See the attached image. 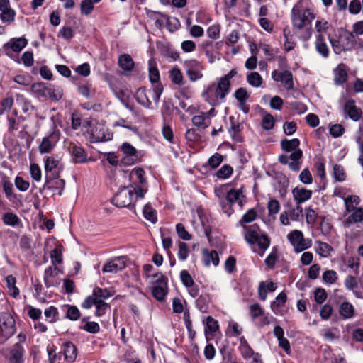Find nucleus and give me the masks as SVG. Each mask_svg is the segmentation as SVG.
Segmentation results:
<instances>
[{"instance_id": "f257e3e1", "label": "nucleus", "mask_w": 363, "mask_h": 363, "mask_svg": "<svg viewBox=\"0 0 363 363\" xmlns=\"http://www.w3.org/2000/svg\"><path fill=\"white\" fill-rule=\"evenodd\" d=\"M230 90V86L221 79L217 83H212L208 86L202 93V97L206 102L213 106L219 105L223 101Z\"/></svg>"}, {"instance_id": "f03ea898", "label": "nucleus", "mask_w": 363, "mask_h": 363, "mask_svg": "<svg viewBox=\"0 0 363 363\" xmlns=\"http://www.w3.org/2000/svg\"><path fill=\"white\" fill-rule=\"evenodd\" d=\"M83 126L88 128L86 130V134L91 143L108 141L112 139V133L103 123L86 121Z\"/></svg>"}, {"instance_id": "7ed1b4c3", "label": "nucleus", "mask_w": 363, "mask_h": 363, "mask_svg": "<svg viewBox=\"0 0 363 363\" xmlns=\"http://www.w3.org/2000/svg\"><path fill=\"white\" fill-rule=\"evenodd\" d=\"M315 18V13L308 8H304L301 4H295L291 13V20L294 28L303 29L308 23Z\"/></svg>"}, {"instance_id": "20e7f679", "label": "nucleus", "mask_w": 363, "mask_h": 363, "mask_svg": "<svg viewBox=\"0 0 363 363\" xmlns=\"http://www.w3.org/2000/svg\"><path fill=\"white\" fill-rule=\"evenodd\" d=\"M245 239L250 244L257 243L259 248L265 250L270 245V240L265 234L259 235V228L257 225H244Z\"/></svg>"}, {"instance_id": "39448f33", "label": "nucleus", "mask_w": 363, "mask_h": 363, "mask_svg": "<svg viewBox=\"0 0 363 363\" xmlns=\"http://www.w3.org/2000/svg\"><path fill=\"white\" fill-rule=\"evenodd\" d=\"M143 169L136 167L132 169L130 173V179L133 180L135 178L137 183L132 184L130 187L135 191L136 198H143L147 191V179L145 177Z\"/></svg>"}, {"instance_id": "423d86ee", "label": "nucleus", "mask_w": 363, "mask_h": 363, "mask_svg": "<svg viewBox=\"0 0 363 363\" xmlns=\"http://www.w3.org/2000/svg\"><path fill=\"white\" fill-rule=\"evenodd\" d=\"M287 238L296 253L308 249L312 245V240L305 238L303 233L299 230H294L287 235Z\"/></svg>"}, {"instance_id": "0eeeda50", "label": "nucleus", "mask_w": 363, "mask_h": 363, "mask_svg": "<svg viewBox=\"0 0 363 363\" xmlns=\"http://www.w3.org/2000/svg\"><path fill=\"white\" fill-rule=\"evenodd\" d=\"M60 138V131L54 127L50 133L43 138L38 146V151L41 155L48 154L52 151Z\"/></svg>"}, {"instance_id": "6e6552de", "label": "nucleus", "mask_w": 363, "mask_h": 363, "mask_svg": "<svg viewBox=\"0 0 363 363\" xmlns=\"http://www.w3.org/2000/svg\"><path fill=\"white\" fill-rule=\"evenodd\" d=\"M303 156V152L301 149L291 152L289 155L282 154L279 156V162L284 165H288L289 168L294 172H297L301 168V158Z\"/></svg>"}, {"instance_id": "1a4fd4ad", "label": "nucleus", "mask_w": 363, "mask_h": 363, "mask_svg": "<svg viewBox=\"0 0 363 363\" xmlns=\"http://www.w3.org/2000/svg\"><path fill=\"white\" fill-rule=\"evenodd\" d=\"M184 67L186 70V74L191 82H194L203 77V71L204 70V67L196 60L185 61Z\"/></svg>"}, {"instance_id": "9d476101", "label": "nucleus", "mask_w": 363, "mask_h": 363, "mask_svg": "<svg viewBox=\"0 0 363 363\" xmlns=\"http://www.w3.org/2000/svg\"><path fill=\"white\" fill-rule=\"evenodd\" d=\"M138 198L135 197V191L128 187L118 191L113 198V203L118 208L128 207L132 202Z\"/></svg>"}, {"instance_id": "9b49d317", "label": "nucleus", "mask_w": 363, "mask_h": 363, "mask_svg": "<svg viewBox=\"0 0 363 363\" xmlns=\"http://www.w3.org/2000/svg\"><path fill=\"white\" fill-rule=\"evenodd\" d=\"M343 113L345 118H350L352 121H359L362 116V109L356 105L354 99H350L343 104Z\"/></svg>"}, {"instance_id": "f8f14e48", "label": "nucleus", "mask_w": 363, "mask_h": 363, "mask_svg": "<svg viewBox=\"0 0 363 363\" xmlns=\"http://www.w3.org/2000/svg\"><path fill=\"white\" fill-rule=\"evenodd\" d=\"M215 116V108H211L208 111H201L199 114L194 116L191 122L194 125L199 129H206L211 124V118Z\"/></svg>"}, {"instance_id": "ddd939ff", "label": "nucleus", "mask_w": 363, "mask_h": 363, "mask_svg": "<svg viewBox=\"0 0 363 363\" xmlns=\"http://www.w3.org/2000/svg\"><path fill=\"white\" fill-rule=\"evenodd\" d=\"M60 269L56 267H49L45 270L43 279L47 288L57 287L60 284Z\"/></svg>"}, {"instance_id": "4468645a", "label": "nucleus", "mask_w": 363, "mask_h": 363, "mask_svg": "<svg viewBox=\"0 0 363 363\" xmlns=\"http://www.w3.org/2000/svg\"><path fill=\"white\" fill-rule=\"evenodd\" d=\"M303 216V208L301 205H296L295 208L289 210V212L284 211L280 214L279 220L283 225H290V222H297L299 218Z\"/></svg>"}, {"instance_id": "2eb2a0df", "label": "nucleus", "mask_w": 363, "mask_h": 363, "mask_svg": "<svg viewBox=\"0 0 363 363\" xmlns=\"http://www.w3.org/2000/svg\"><path fill=\"white\" fill-rule=\"evenodd\" d=\"M272 78L275 82H280L286 90H291L294 89L293 75L289 70L283 72L274 70L272 72Z\"/></svg>"}, {"instance_id": "dca6fc26", "label": "nucleus", "mask_w": 363, "mask_h": 363, "mask_svg": "<svg viewBox=\"0 0 363 363\" xmlns=\"http://www.w3.org/2000/svg\"><path fill=\"white\" fill-rule=\"evenodd\" d=\"M69 153L73 157L74 163H86L91 161V158L87 157L84 148L81 146L77 145L75 143H70L68 147Z\"/></svg>"}, {"instance_id": "f3484780", "label": "nucleus", "mask_w": 363, "mask_h": 363, "mask_svg": "<svg viewBox=\"0 0 363 363\" xmlns=\"http://www.w3.org/2000/svg\"><path fill=\"white\" fill-rule=\"evenodd\" d=\"M28 44L25 38H11L4 45V49L8 56L11 55V51L20 52Z\"/></svg>"}, {"instance_id": "a211bd4d", "label": "nucleus", "mask_w": 363, "mask_h": 363, "mask_svg": "<svg viewBox=\"0 0 363 363\" xmlns=\"http://www.w3.org/2000/svg\"><path fill=\"white\" fill-rule=\"evenodd\" d=\"M0 329L3 336L9 337L14 334L15 320L11 315H2L0 318Z\"/></svg>"}, {"instance_id": "6ab92c4d", "label": "nucleus", "mask_w": 363, "mask_h": 363, "mask_svg": "<svg viewBox=\"0 0 363 363\" xmlns=\"http://www.w3.org/2000/svg\"><path fill=\"white\" fill-rule=\"evenodd\" d=\"M125 267V262L124 261V258L116 257L105 264L103 267L102 271L104 273H117Z\"/></svg>"}, {"instance_id": "aec40b11", "label": "nucleus", "mask_w": 363, "mask_h": 363, "mask_svg": "<svg viewBox=\"0 0 363 363\" xmlns=\"http://www.w3.org/2000/svg\"><path fill=\"white\" fill-rule=\"evenodd\" d=\"M334 83L342 85L347 81L348 68L344 63L339 64L333 70Z\"/></svg>"}, {"instance_id": "412c9836", "label": "nucleus", "mask_w": 363, "mask_h": 363, "mask_svg": "<svg viewBox=\"0 0 363 363\" xmlns=\"http://www.w3.org/2000/svg\"><path fill=\"white\" fill-rule=\"evenodd\" d=\"M313 192L311 190L306 189L303 187H296L292 190V195L296 205H301L312 196Z\"/></svg>"}, {"instance_id": "4be33fe9", "label": "nucleus", "mask_w": 363, "mask_h": 363, "mask_svg": "<svg viewBox=\"0 0 363 363\" xmlns=\"http://www.w3.org/2000/svg\"><path fill=\"white\" fill-rule=\"evenodd\" d=\"M25 349L20 342L16 343L10 352L9 360L11 363H22L23 362V355Z\"/></svg>"}, {"instance_id": "5701e85b", "label": "nucleus", "mask_w": 363, "mask_h": 363, "mask_svg": "<svg viewBox=\"0 0 363 363\" xmlns=\"http://www.w3.org/2000/svg\"><path fill=\"white\" fill-rule=\"evenodd\" d=\"M203 262L206 267H209L212 263L214 266L219 264V256L216 250H203Z\"/></svg>"}, {"instance_id": "b1692460", "label": "nucleus", "mask_w": 363, "mask_h": 363, "mask_svg": "<svg viewBox=\"0 0 363 363\" xmlns=\"http://www.w3.org/2000/svg\"><path fill=\"white\" fill-rule=\"evenodd\" d=\"M65 358L67 362H73L77 356V349L71 342H65L62 346Z\"/></svg>"}, {"instance_id": "393cba45", "label": "nucleus", "mask_w": 363, "mask_h": 363, "mask_svg": "<svg viewBox=\"0 0 363 363\" xmlns=\"http://www.w3.org/2000/svg\"><path fill=\"white\" fill-rule=\"evenodd\" d=\"M44 167L46 172H51L60 169V160L56 155H52L50 156L44 158Z\"/></svg>"}, {"instance_id": "a878e982", "label": "nucleus", "mask_w": 363, "mask_h": 363, "mask_svg": "<svg viewBox=\"0 0 363 363\" xmlns=\"http://www.w3.org/2000/svg\"><path fill=\"white\" fill-rule=\"evenodd\" d=\"M314 249L315 252L322 257H329L333 251V247L326 242L320 240L315 242Z\"/></svg>"}, {"instance_id": "bb28decb", "label": "nucleus", "mask_w": 363, "mask_h": 363, "mask_svg": "<svg viewBox=\"0 0 363 363\" xmlns=\"http://www.w3.org/2000/svg\"><path fill=\"white\" fill-rule=\"evenodd\" d=\"M167 282H162L160 284H155L152 288V295L158 301H162L167 294Z\"/></svg>"}, {"instance_id": "cd10ccee", "label": "nucleus", "mask_w": 363, "mask_h": 363, "mask_svg": "<svg viewBox=\"0 0 363 363\" xmlns=\"http://www.w3.org/2000/svg\"><path fill=\"white\" fill-rule=\"evenodd\" d=\"M238 350L242 357L245 359L251 358L255 354L254 350L249 345L247 340L243 336L240 338Z\"/></svg>"}, {"instance_id": "c85d7f7f", "label": "nucleus", "mask_w": 363, "mask_h": 363, "mask_svg": "<svg viewBox=\"0 0 363 363\" xmlns=\"http://www.w3.org/2000/svg\"><path fill=\"white\" fill-rule=\"evenodd\" d=\"M135 96L138 104L145 108H150L152 103L147 96V90L145 88H139L137 90Z\"/></svg>"}, {"instance_id": "c756f323", "label": "nucleus", "mask_w": 363, "mask_h": 363, "mask_svg": "<svg viewBox=\"0 0 363 363\" xmlns=\"http://www.w3.org/2000/svg\"><path fill=\"white\" fill-rule=\"evenodd\" d=\"M277 285L274 282H269V284H266L264 281H262L259 284L258 289V296L259 298L262 301H265L267 298V292H273L276 290Z\"/></svg>"}, {"instance_id": "7c9ffc66", "label": "nucleus", "mask_w": 363, "mask_h": 363, "mask_svg": "<svg viewBox=\"0 0 363 363\" xmlns=\"http://www.w3.org/2000/svg\"><path fill=\"white\" fill-rule=\"evenodd\" d=\"M287 300L286 294L284 292H281L271 303L270 308L273 313L278 315L280 312V308L284 306Z\"/></svg>"}, {"instance_id": "2f4dec72", "label": "nucleus", "mask_w": 363, "mask_h": 363, "mask_svg": "<svg viewBox=\"0 0 363 363\" xmlns=\"http://www.w3.org/2000/svg\"><path fill=\"white\" fill-rule=\"evenodd\" d=\"M339 313L343 319H350L354 315V308L350 302L344 301L340 306Z\"/></svg>"}, {"instance_id": "473e14b6", "label": "nucleus", "mask_w": 363, "mask_h": 363, "mask_svg": "<svg viewBox=\"0 0 363 363\" xmlns=\"http://www.w3.org/2000/svg\"><path fill=\"white\" fill-rule=\"evenodd\" d=\"M121 151L127 156V157H133L134 158H131L132 162L130 163L127 162V164H133L138 161V158L137 156V150L130 143H123L121 147ZM123 162L126 163L125 160L126 157H124Z\"/></svg>"}, {"instance_id": "72a5a7b5", "label": "nucleus", "mask_w": 363, "mask_h": 363, "mask_svg": "<svg viewBox=\"0 0 363 363\" xmlns=\"http://www.w3.org/2000/svg\"><path fill=\"white\" fill-rule=\"evenodd\" d=\"M63 91L61 87L55 86L51 84L48 85L45 91V98L54 101H58L62 99Z\"/></svg>"}, {"instance_id": "f704fd0d", "label": "nucleus", "mask_w": 363, "mask_h": 363, "mask_svg": "<svg viewBox=\"0 0 363 363\" xmlns=\"http://www.w3.org/2000/svg\"><path fill=\"white\" fill-rule=\"evenodd\" d=\"M118 65L123 71L130 72L133 69L134 62L130 55L123 54L118 57Z\"/></svg>"}, {"instance_id": "c9c22d12", "label": "nucleus", "mask_w": 363, "mask_h": 363, "mask_svg": "<svg viewBox=\"0 0 363 363\" xmlns=\"http://www.w3.org/2000/svg\"><path fill=\"white\" fill-rule=\"evenodd\" d=\"M281 147L286 152H291L299 149L300 141L297 138L291 140L284 139L281 141Z\"/></svg>"}, {"instance_id": "e433bc0d", "label": "nucleus", "mask_w": 363, "mask_h": 363, "mask_svg": "<svg viewBox=\"0 0 363 363\" xmlns=\"http://www.w3.org/2000/svg\"><path fill=\"white\" fill-rule=\"evenodd\" d=\"M148 67L150 81L152 83H158L160 79V75L156 62L154 60H149Z\"/></svg>"}, {"instance_id": "4c0bfd02", "label": "nucleus", "mask_w": 363, "mask_h": 363, "mask_svg": "<svg viewBox=\"0 0 363 363\" xmlns=\"http://www.w3.org/2000/svg\"><path fill=\"white\" fill-rule=\"evenodd\" d=\"M315 49L316 51L323 57L326 58L328 57L329 50L326 43L324 42L323 36L321 34H318L316 37Z\"/></svg>"}, {"instance_id": "58836bf2", "label": "nucleus", "mask_w": 363, "mask_h": 363, "mask_svg": "<svg viewBox=\"0 0 363 363\" xmlns=\"http://www.w3.org/2000/svg\"><path fill=\"white\" fill-rule=\"evenodd\" d=\"M360 201V198L357 195H349L344 198L346 212L350 213L352 210L356 208L355 206H358Z\"/></svg>"}, {"instance_id": "ea45409f", "label": "nucleus", "mask_w": 363, "mask_h": 363, "mask_svg": "<svg viewBox=\"0 0 363 363\" xmlns=\"http://www.w3.org/2000/svg\"><path fill=\"white\" fill-rule=\"evenodd\" d=\"M6 282L9 290V294L13 298H16L19 295L20 291L16 286V278L12 275H9L6 277Z\"/></svg>"}, {"instance_id": "a19ab883", "label": "nucleus", "mask_w": 363, "mask_h": 363, "mask_svg": "<svg viewBox=\"0 0 363 363\" xmlns=\"http://www.w3.org/2000/svg\"><path fill=\"white\" fill-rule=\"evenodd\" d=\"M247 82L253 87H260L263 83V79L257 72H252L247 75Z\"/></svg>"}, {"instance_id": "79ce46f5", "label": "nucleus", "mask_w": 363, "mask_h": 363, "mask_svg": "<svg viewBox=\"0 0 363 363\" xmlns=\"http://www.w3.org/2000/svg\"><path fill=\"white\" fill-rule=\"evenodd\" d=\"M2 220L5 225L12 227L16 226L21 223L18 216L13 213H4L2 217Z\"/></svg>"}, {"instance_id": "37998d69", "label": "nucleus", "mask_w": 363, "mask_h": 363, "mask_svg": "<svg viewBox=\"0 0 363 363\" xmlns=\"http://www.w3.org/2000/svg\"><path fill=\"white\" fill-rule=\"evenodd\" d=\"M219 329L218 322L211 316H208L206 320L205 333L213 334Z\"/></svg>"}, {"instance_id": "c03bdc74", "label": "nucleus", "mask_w": 363, "mask_h": 363, "mask_svg": "<svg viewBox=\"0 0 363 363\" xmlns=\"http://www.w3.org/2000/svg\"><path fill=\"white\" fill-rule=\"evenodd\" d=\"M44 315L48 322L54 323L58 320V311L55 306H50L44 311Z\"/></svg>"}, {"instance_id": "a18cd8bd", "label": "nucleus", "mask_w": 363, "mask_h": 363, "mask_svg": "<svg viewBox=\"0 0 363 363\" xmlns=\"http://www.w3.org/2000/svg\"><path fill=\"white\" fill-rule=\"evenodd\" d=\"M92 294L95 299L99 301H104L105 299L111 296L110 291L107 289L99 287L94 289Z\"/></svg>"}, {"instance_id": "49530a36", "label": "nucleus", "mask_w": 363, "mask_h": 363, "mask_svg": "<svg viewBox=\"0 0 363 363\" xmlns=\"http://www.w3.org/2000/svg\"><path fill=\"white\" fill-rule=\"evenodd\" d=\"M347 220L350 223H360L363 221V208H356L351 211Z\"/></svg>"}, {"instance_id": "de8ad7c7", "label": "nucleus", "mask_w": 363, "mask_h": 363, "mask_svg": "<svg viewBox=\"0 0 363 363\" xmlns=\"http://www.w3.org/2000/svg\"><path fill=\"white\" fill-rule=\"evenodd\" d=\"M157 13L161 15L166 21L168 29L170 32H174L177 30L180 26V23L177 18H171L167 15H164L160 13Z\"/></svg>"}, {"instance_id": "09e8293b", "label": "nucleus", "mask_w": 363, "mask_h": 363, "mask_svg": "<svg viewBox=\"0 0 363 363\" xmlns=\"http://www.w3.org/2000/svg\"><path fill=\"white\" fill-rule=\"evenodd\" d=\"M249 313L251 318L255 320L264 315V309L260 304L255 303L250 306Z\"/></svg>"}, {"instance_id": "8fccbe9b", "label": "nucleus", "mask_w": 363, "mask_h": 363, "mask_svg": "<svg viewBox=\"0 0 363 363\" xmlns=\"http://www.w3.org/2000/svg\"><path fill=\"white\" fill-rule=\"evenodd\" d=\"M143 215L145 218L152 223L157 222V213L152 206L146 204L143 208Z\"/></svg>"}, {"instance_id": "3c124183", "label": "nucleus", "mask_w": 363, "mask_h": 363, "mask_svg": "<svg viewBox=\"0 0 363 363\" xmlns=\"http://www.w3.org/2000/svg\"><path fill=\"white\" fill-rule=\"evenodd\" d=\"M281 208L279 202L277 199H270L267 203V209L269 216L277 215Z\"/></svg>"}, {"instance_id": "603ef678", "label": "nucleus", "mask_w": 363, "mask_h": 363, "mask_svg": "<svg viewBox=\"0 0 363 363\" xmlns=\"http://www.w3.org/2000/svg\"><path fill=\"white\" fill-rule=\"evenodd\" d=\"M234 96L240 105H245L250 96L245 88L238 89L235 91Z\"/></svg>"}, {"instance_id": "864d4df0", "label": "nucleus", "mask_w": 363, "mask_h": 363, "mask_svg": "<svg viewBox=\"0 0 363 363\" xmlns=\"http://www.w3.org/2000/svg\"><path fill=\"white\" fill-rule=\"evenodd\" d=\"M233 167L228 164H225L216 172L218 179H225L229 178L233 174Z\"/></svg>"}, {"instance_id": "5fc2aeb1", "label": "nucleus", "mask_w": 363, "mask_h": 363, "mask_svg": "<svg viewBox=\"0 0 363 363\" xmlns=\"http://www.w3.org/2000/svg\"><path fill=\"white\" fill-rule=\"evenodd\" d=\"M170 77L172 82L177 85H181L183 82V74L178 67H174L170 71Z\"/></svg>"}, {"instance_id": "6e6d98bb", "label": "nucleus", "mask_w": 363, "mask_h": 363, "mask_svg": "<svg viewBox=\"0 0 363 363\" xmlns=\"http://www.w3.org/2000/svg\"><path fill=\"white\" fill-rule=\"evenodd\" d=\"M16 98L17 103L22 106L23 112H28L30 108H33L30 101L23 95L17 94Z\"/></svg>"}, {"instance_id": "4d7b16f0", "label": "nucleus", "mask_w": 363, "mask_h": 363, "mask_svg": "<svg viewBox=\"0 0 363 363\" xmlns=\"http://www.w3.org/2000/svg\"><path fill=\"white\" fill-rule=\"evenodd\" d=\"M257 218V212L255 209L251 208L249 209L246 213L243 215L241 220H240V224L244 227L245 223L252 222Z\"/></svg>"}, {"instance_id": "13d9d810", "label": "nucleus", "mask_w": 363, "mask_h": 363, "mask_svg": "<svg viewBox=\"0 0 363 363\" xmlns=\"http://www.w3.org/2000/svg\"><path fill=\"white\" fill-rule=\"evenodd\" d=\"M283 34L285 39V42L284 44V50L286 52H289L294 48L295 43L291 40V35L289 30L286 28L284 29Z\"/></svg>"}, {"instance_id": "bf43d9fd", "label": "nucleus", "mask_w": 363, "mask_h": 363, "mask_svg": "<svg viewBox=\"0 0 363 363\" xmlns=\"http://www.w3.org/2000/svg\"><path fill=\"white\" fill-rule=\"evenodd\" d=\"M178 257L181 261H184L187 259L189 253L188 245L183 242H179V244Z\"/></svg>"}, {"instance_id": "052dcab7", "label": "nucleus", "mask_w": 363, "mask_h": 363, "mask_svg": "<svg viewBox=\"0 0 363 363\" xmlns=\"http://www.w3.org/2000/svg\"><path fill=\"white\" fill-rule=\"evenodd\" d=\"M337 274L334 270H326L323 274V280L325 283L333 284L337 280Z\"/></svg>"}, {"instance_id": "680f3d73", "label": "nucleus", "mask_w": 363, "mask_h": 363, "mask_svg": "<svg viewBox=\"0 0 363 363\" xmlns=\"http://www.w3.org/2000/svg\"><path fill=\"white\" fill-rule=\"evenodd\" d=\"M333 177L337 182H343L345 179V173L344 168L340 165L335 164L333 166Z\"/></svg>"}, {"instance_id": "e2e57ef3", "label": "nucleus", "mask_w": 363, "mask_h": 363, "mask_svg": "<svg viewBox=\"0 0 363 363\" xmlns=\"http://www.w3.org/2000/svg\"><path fill=\"white\" fill-rule=\"evenodd\" d=\"M223 161V156L219 153L213 154L208 160V164L212 168H217Z\"/></svg>"}, {"instance_id": "0e129e2a", "label": "nucleus", "mask_w": 363, "mask_h": 363, "mask_svg": "<svg viewBox=\"0 0 363 363\" xmlns=\"http://www.w3.org/2000/svg\"><path fill=\"white\" fill-rule=\"evenodd\" d=\"M274 118L272 114L265 115L262 120V127L263 129L269 130L274 126Z\"/></svg>"}, {"instance_id": "69168bd1", "label": "nucleus", "mask_w": 363, "mask_h": 363, "mask_svg": "<svg viewBox=\"0 0 363 363\" xmlns=\"http://www.w3.org/2000/svg\"><path fill=\"white\" fill-rule=\"evenodd\" d=\"M180 279L182 282V284L187 288L193 286V284H194V281L191 276V274L189 273L186 270H182L180 272Z\"/></svg>"}, {"instance_id": "338daca9", "label": "nucleus", "mask_w": 363, "mask_h": 363, "mask_svg": "<svg viewBox=\"0 0 363 363\" xmlns=\"http://www.w3.org/2000/svg\"><path fill=\"white\" fill-rule=\"evenodd\" d=\"M176 231L178 236L184 240H190L191 235L186 230L184 225L182 223H178L176 225Z\"/></svg>"}, {"instance_id": "774afa93", "label": "nucleus", "mask_w": 363, "mask_h": 363, "mask_svg": "<svg viewBox=\"0 0 363 363\" xmlns=\"http://www.w3.org/2000/svg\"><path fill=\"white\" fill-rule=\"evenodd\" d=\"M30 173L33 180L38 182L41 180V169L36 163H33L30 166Z\"/></svg>"}]
</instances>
